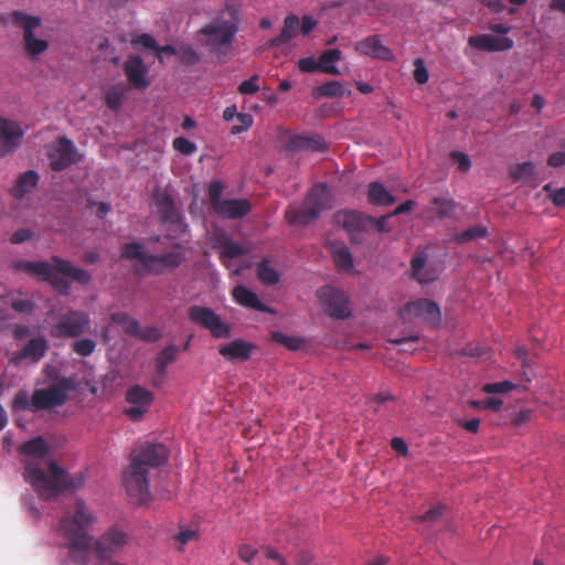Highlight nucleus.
<instances>
[{
	"label": "nucleus",
	"mask_w": 565,
	"mask_h": 565,
	"mask_svg": "<svg viewBox=\"0 0 565 565\" xmlns=\"http://www.w3.org/2000/svg\"><path fill=\"white\" fill-rule=\"evenodd\" d=\"M124 70L129 83L134 87L143 89L149 85V82L146 78L148 71L140 56L128 57L124 64Z\"/></svg>",
	"instance_id": "22"
},
{
	"label": "nucleus",
	"mask_w": 565,
	"mask_h": 565,
	"mask_svg": "<svg viewBox=\"0 0 565 565\" xmlns=\"http://www.w3.org/2000/svg\"><path fill=\"white\" fill-rule=\"evenodd\" d=\"M46 154L54 171H62L77 161L76 148L66 137H60L47 145Z\"/></svg>",
	"instance_id": "11"
},
{
	"label": "nucleus",
	"mask_w": 565,
	"mask_h": 565,
	"mask_svg": "<svg viewBox=\"0 0 565 565\" xmlns=\"http://www.w3.org/2000/svg\"><path fill=\"white\" fill-rule=\"evenodd\" d=\"M535 172V166L532 162L515 163L509 167L508 173L513 182L527 181Z\"/></svg>",
	"instance_id": "37"
},
{
	"label": "nucleus",
	"mask_w": 565,
	"mask_h": 565,
	"mask_svg": "<svg viewBox=\"0 0 565 565\" xmlns=\"http://www.w3.org/2000/svg\"><path fill=\"white\" fill-rule=\"evenodd\" d=\"M414 78L418 84H425L428 81V71L422 58H416L414 62Z\"/></svg>",
	"instance_id": "56"
},
{
	"label": "nucleus",
	"mask_w": 565,
	"mask_h": 565,
	"mask_svg": "<svg viewBox=\"0 0 565 565\" xmlns=\"http://www.w3.org/2000/svg\"><path fill=\"white\" fill-rule=\"evenodd\" d=\"M89 328L88 315L79 310H70L60 317V320L51 329L55 338H78Z\"/></svg>",
	"instance_id": "9"
},
{
	"label": "nucleus",
	"mask_w": 565,
	"mask_h": 565,
	"mask_svg": "<svg viewBox=\"0 0 565 565\" xmlns=\"http://www.w3.org/2000/svg\"><path fill=\"white\" fill-rule=\"evenodd\" d=\"M329 248L335 266L345 271L353 270V258L348 246L339 241H328Z\"/></svg>",
	"instance_id": "26"
},
{
	"label": "nucleus",
	"mask_w": 565,
	"mask_h": 565,
	"mask_svg": "<svg viewBox=\"0 0 565 565\" xmlns=\"http://www.w3.org/2000/svg\"><path fill=\"white\" fill-rule=\"evenodd\" d=\"M168 449L161 444H147L135 449L130 455V462L140 468H157L168 460Z\"/></svg>",
	"instance_id": "13"
},
{
	"label": "nucleus",
	"mask_w": 565,
	"mask_h": 565,
	"mask_svg": "<svg viewBox=\"0 0 565 565\" xmlns=\"http://www.w3.org/2000/svg\"><path fill=\"white\" fill-rule=\"evenodd\" d=\"M152 199L160 218L173 224L177 227L175 231L184 232L186 225L181 222L179 211L169 193L157 186L153 190Z\"/></svg>",
	"instance_id": "15"
},
{
	"label": "nucleus",
	"mask_w": 565,
	"mask_h": 565,
	"mask_svg": "<svg viewBox=\"0 0 565 565\" xmlns=\"http://www.w3.org/2000/svg\"><path fill=\"white\" fill-rule=\"evenodd\" d=\"M188 317L191 322L207 329L215 338L230 337V327L209 307L191 306Z\"/></svg>",
	"instance_id": "10"
},
{
	"label": "nucleus",
	"mask_w": 565,
	"mask_h": 565,
	"mask_svg": "<svg viewBox=\"0 0 565 565\" xmlns=\"http://www.w3.org/2000/svg\"><path fill=\"white\" fill-rule=\"evenodd\" d=\"M124 486L130 499L141 504L150 499L147 468H140L130 462L124 472Z\"/></svg>",
	"instance_id": "8"
},
{
	"label": "nucleus",
	"mask_w": 565,
	"mask_h": 565,
	"mask_svg": "<svg viewBox=\"0 0 565 565\" xmlns=\"http://www.w3.org/2000/svg\"><path fill=\"white\" fill-rule=\"evenodd\" d=\"M21 451L28 457L24 477L40 497L49 499L62 491L75 490L84 486L82 473L68 477L67 472L54 461L38 462L49 454V446L42 437L22 444Z\"/></svg>",
	"instance_id": "1"
},
{
	"label": "nucleus",
	"mask_w": 565,
	"mask_h": 565,
	"mask_svg": "<svg viewBox=\"0 0 565 565\" xmlns=\"http://www.w3.org/2000/svg\"><path fill=\"white\" fill-rule=\"evenodd\" d=\"M257 79L258 76L254 75L249 79L241 83V85L238 86L239 93L246 95L255 94L259 89L258 85L256 84Z\"/></svg>",
	"instance_id": "60"
},
{
	"label": "nucleus",
	"mask_w": 565,
	"mask_h": 565,
	"mask_svg": "<svg viewBox=\"0 0 565 565\" xmlns=\"http://www.w3.org/2000/svg\"><path fill=\"white\" fill-rule=\"evenodd\" d=\"M67 399V394L58 386H50L47 388L35 390L32 394L33 412L39 409L60 406Z\"/></svg>",
	"instance_id": "18"
},
{
	"label": "nucleus",
	"mask_w": 565,
	"mask_h": 565,
	"mask_svg": "<svg viewBox=\"0 0 565 565\" xmlns=\"http://www.w3.org/2000/svg\"><path fill=\"white\" fill-rule=\"evenodd\" d=\"M175 540L184 545L190 541L199 540V532L194 529L181 527L178 534L175 535Z\"/></svg>",
	"instance_id": "57"
},
{
	"label": "nucleus",
	"mask_w": 565,
	"mask_h": 565,
	"mask_svg": "<svg viewBox=\"0 0 565 565\" xmlns=\"http://www.w3.org/2000/svg\"><path fill=\"white\" fill-rule=\"evenodd\" d=\"M12 22L22 28L23 30V44H29L32 40L36 39L34 31L42 24L39 17L30 15L23 11H13L11 13Z\"/></svg>",
	"instance_id": "23"
},
{
	"label": "nucleus",
	"mask_w": 565,
	"mask_h": 565,
	"mask_svg": "<svg viewBox=\"0 0 565 565\" xmlns=\"http://www.w3.org/2000/svg\"><path fill=\"white\" fill-rule=\"evenodd\" d=\"M486 353V349L480 347L479 344L470 343L466 345L459 354L467 355L471 358H480Z\"/></svg>",
	"instance_id": "63"
},
{
	"label": "nucleus",
	"mask_w": 565,
	"mask_h": 565,
	"mask_svg": "<svg viewBox=\"0 0 565 565\" xmlns=\"http://www.w3.org/2000/svg\"><path fill=\"white\" fill-rule=\"evenodd\" d=\"M237 120H238V124L232 126V128H231V132L233 135H237V134H241V132L247 130L253 124V118L249 114H238Z\"/></svg>",
	"instance_id": "54"
},
{
	"label": "nucleus",
	"mask_w": 565,
	"mask_h": 565,
	"mask_svg": "<svg viewBox=\"0 0 565 565\" xmlns=\"http://www.w3.org/2000/svg\"><path fill=\"white\" fill-rule=\"evenodd\" d=\"M95 348L96 343L90 339H81L72 343V350L81 356L90 355Z\"/></svg>",
	"instance_id": "49"
},
{
	"label": "nucleus",
	"mask_w": 565,
	"mask_h": 565,
	"mask_svg": "<svg viewBox=\"0 0 565 565\" xmlns=\"http://www.w3.org/2000/svg\"><path fill=\"white\" fill-rule=\"evenodd\" d=\"M299 26L300 21L297 15H287L284 20V26L280 34L277 38L269 40L266 45L268 47H274L288 43L297 35Z\"/></svg>",
	"instance_id": "29"
},
{
	"label": "nucleus",
	"mask_w": 565,
	"mask_h": 565,
	"mask_svg": "<svg viewBox=\"0 0 565 565\" xmlns=\"http://www.w3.org/2000/svg\"><path fill=\"white\" fill-rule=\"evenodd\" d=\"M126 93V87L121 84L111 86L106 92V104L111 110H118Z\"/></svg>",
	"instance_id": "41"
},
{
	"label": "nucleus",
	"mask_w": 565,
	"mask_h": 565,
	"mask_svg": "<svg viewBox=\"0 0 565 565\" xmlns=\"http://www.w3.org/2000/svg\"><path fill=\"white\" fill-rule=\"evenodd\" d=\"M403 318L408 322L420 323L436 328L441 322V312L438 305L429 299H417L405 305Z\"/></svg>",
	"instance_id": "7"
},
{
	"label": "nucleus",
	"mask_w": 565,
	"mask_h": 565,
	"mask_svg": "<svg viewBox=\"0 0 565 565\" xmlns=\"http://www.w3.org/2000/svg\"><path fill=\"white\" fill-rule=\"evenodd\" d=\"M233 297L238 303L245 307H249L262 312H273L270 308L260 302L255 292L242 285L236 286L233 289Z\"/></svg>",
	"instance_id": "31"
},
{
	"label": "nucleus",
	"mask_w": 565,
	"mask_h": 565,
	"mask_svg": "<svg viewBox=\"0 0 565 565\" xmlns=\"http://www.w3.org/2000/svg\"><path fill=\"white\" fill-rule=\"evenodd\" d=\"M488 235L487 227L482 225L472 226L461 233L455 235V241L458 243H467L479 237H486Z\"/></svg>",
	"instance_id": "44"
},
{
	"label": "nucleus",
	"mask_w": 565,
	"mask_h": 565,
	"mask_svg": "<svg viewBox=\"0 0 565 565\" xmlns=\"http://www.w3.org/2000/svg\"><path fill=\"white\" fill-rule=\"evenodd\" d=\"M431 204L433 206L426 210L427 216L429 218L449 217L455 210V202L449 198H434Z\"/></svg>",
	"instance_id": "33"
},
{
	"label": "nucleus",
	"mask_w": 565,
	"mask_h": 565,
	"mask_svg": "<svg viewBox=\"0 0 565 565\" xmlns=\"http://www.w3.org/2000/svg\"><path fill=\"white\" fill-rule=\"evenodd\" d=\"M341 60V52L338 49L324 51L320 56V64L330 65V63Z\"/></svg>",
	"instance_id": "62"
},
{
	"label": "nucleus",
	"mask_w": 565,
	"mask_h": 565,
	"mask_svg": "<svg viewBox=\"0 0 565 565\" xmlns=\"http://www.w3.org/2000/svg\"><path fill=\"white\" fill-rule=\"evenodd\" d=\"M121 257L135 262L134 273L143 276L147 274L162 275L170 273L182 265L185 260L183 246L174 245L172 250L153 255L145 250L139 243L125 244L121 248Z\"/></svg>",
	"instance_id": "3"
},
{
	"label": "nucleus",
	"mask_w": 565,
	"mask_h": 565,
	"mask_svg": "<svg viewBox=\"0 0 565 565\" xmlns=\"http://www.w3.org/2000/svg\"><path fill=\"white\" fill-rule=\"evenodd\" d=\"M237 32L238 28L234 23H227L224 14L217 13L199 33L203 36L202 44L211 53L224 56L230 52Z\"/></svg>",
	"instance_id": "6"
},
{
	"label": "nucleus",
	"mask_w": 565,
	"mask_h": 565,
	"mask_svg": "<svg viewBox=\"0 0 565 565\" xmlns=\"http://www.w3.org/2000/svg\"><path fill=\"white\" fill-rule=\"evenodd\" d=\"M332 209V195L326 184L315 185L299 209H290L286 217L290 224L306 226L324 211Z\"/></svg>",
	"instance_id": "5"
},
{
	"label": "nucleus",
	"mask_w": 565,
	"mask_h": 565,
	"mask_svg": "<svg viewBox=\"0 0 565 565\" xmlns=\"http://www.w3.org/2000/svg\"><path fill=\"white\" fill-rule=\"evenodd\" d=\"M94 521L95 518L82 500L76 501L74 515L61 521L60 532L68 541L70 556L77 564H86L92 554L94 539L88 530Z\"/></svg>",
	"instance_id": "2"
},
{
	"label": "nucleus",
	"mask_w": 565,
	"mask_h": 565,
	"mask_svg": "<svg viewBox=\"0 0 565 565\" xmlns=\"http://www.w3.org/2000/svg\"><path fill=\"white\" fill-rule=\"evenodd\" d=\"M298 66L302 72L321 71L332 75H338L340 73L337 66L320 64V62L316 61L313 57H305L299 60Z\"/></svg>",
	"instance_id": "39"
},
{
	"label": "nucleus",
	"mask_w": 565,
	"mask_h": 565,
	"mask_svg": "<svg viewBox=\"0 0 565 565\" xmlns=\"http://www.w3.org/2000/svg\"><path fill=\"white\" fill-rule=\"evenodd\" d=\"M49 47V42L43 39H34L29 44L24 45L25 53L31 58H36L40 54L44 53Z\"/></svg>",
	"instance_id": "45"
},
{
	"label": "nucleus",
	"mask_w": 565,
	"mask_h": 565,
	"mask_svg": "<svg viewBox=\"0 0 565 565\" xmlns=\"http://www.w3.org/2000/svg\"><path fill=\"white\" fill-rule=\"evenodd\" d=\"M47 350V341L44 337L31 339L24 348L17 354V360L39 361Z\"/></svg>",
	"instance_id": "30"
},
{
	"label": "nucleus",
	"mask_w": 565,
	"mask_h": 565,
	"mask_svg": "<svg viewBox=\"0 0 565 565\" xmlns=\"http://www.w3.org/2000/svg\"><path fill=\"white\" fill-rule=\"evenodd\" d=\"M257 278L265 285H275L279 280V274L264 259L257 266Z\"/></svg>",
	"instance_id": "43"
},
{
	"label": "nucleus",
	"mask_w": 565,
	"mask_h": 565,
	"mask_svg": "<svg viewBox=\"0 0 565 565\" xmlns=\"http://www.w3.org/2000/svg\"><path fill=\"white\" fill-rule=\"evenodd\" d=\"M134 337L146 342H156L162 337V333L156 327H150L145 330L138 327V333L134 334Z\"/></svg>",
	"instance_id": "52"
},
{
	"label": "nucleus",
	"mask_w": 565,
	"mask_h": 565,
	"mask_svg": "<svg viewBox=\"0 0 565 565\" xmlns=\"http://www.w3.org/2000/svg\"><path fill=\"white\" fill-rule=\"evenodd\" d=\"M470 46L482 51H503L512 47V40L508 38H495L490 34L473 35L468 40Z\"/></svg>",
	"instance_id": "25"
},
{
	"label": "nucleus",
	"mask_w": 565,
	"mask_h": 565,
	"mask_svg": "<svg viewBox=\"0 0 565 565\" xmlns=\"http://www.w3.org/2000/svg\"><path fill=\"white\" fill-rule=\"evenodd\" d=\"M450 158L457 164L458 170H460L461 172H467L471 167V161L469 157L463 152L452 151L450 153Z\"/></svg>",
	"instance_id": "55"
},
{
	"label": "nucleus",
	"mask_w": 565,
	"mask_h": 565,
	"mask_svg": "<svg viewBox=\"0 0 565 565\" xmlns=\"http://www.w3.org/2000/svg\"><path fill=\"white\" fill-rule=\"evenodd\" d=\"M12 408L33 411L32 396L30 397L26 391H19L12 401Z\"/></svg>",
	"instance_id": "51"
},
{
	"label": "nucleus",
	"mask_w": 565,
	"mask_h": 565,
	"mask_svg": "<svg viewBox=\"0 0 565 565\" xmlns=\"http://www.w3.org/2000/svg\"><path fill=\"white\" fill-rule=\"evenodd\" d=\"M126 534L118 530H110L99 540H94L93 552L99 557H109L126 544Z\"/></svg>",
	"instance_id": "20"
},
{
	"label": "nucleus",
	"mask_w": 565,
	"mask_h": 565,
	"mask_svg": "<svg viewBox=\"0 0 565 565\" xmlns=\"http://www.w3.org/2000/svg\"><path fill=\"white\" fill-rule=\"evenodd\" d=\"M369 202L374 205H391L395 198L380 182H372L367 190Z\"/></svg>",
	"instance_id": "32"
},
{
	"label": "nucleus",
	"mask_w": 565,
	"mask_h": 565,
	"mask_svg": "<svg viewBox=\"0 0 565 565\" xmlns=\"http://www.w3.org/2000/svg\"><path fill=\"white\" fill-rule=\"evenodd\" d=\"M217 244L222 257L235 258L246 253L243 247L231 241L223 232L218 233Z\"/></svg>",
	"instance_id": "36"
},
{
	"label": "nucleus",
	"mask_w": 565,
	"mask_h": 565,
	"mask_svg": "<svg viewBox=\"0 0 565 565\" xmlns=\"http://www.w3.org/2000/svg\"><path fill=\"white\" fill-rule=\"evenodd\" d=\"M358 51L365 55H371L375 58L388 61L392 58L391 51L382 44L377 36H370L355 46Z\"/></svg>",
	"instance_id": "28"
},
{
	"label": "nucleus",
	"mask_w": 565,
	"mask_h": 565,
	"mask_svg": "<svg viewBox=\"0 0 565 565\" xmlns=\"http://www.w3.org/2000/svg\"><path fill=\"white\" fill-rule=\"evenodd\" d=\"M350 90H345L342 83L338 81H330L324 83L323 85L315 88L312 90V95L316 98L319 97H342L345 94L350 95Z\"/></svg>",
	"instance_id": "34"
},
{
	"label": "nucleus",
	"mask_w": 565,
	"mask_h": 565,
	"mask_svg": "<svg viewBox=\"0 0 565 565\" xmlns=\"http://www.w3.org/2000/svg\"><path fill=\"white\" fill-rule=\"evenodd\" d=\"M242 0H225L224 9L218 13H223L225 21L235 24L239 29L241 23Z\"/></svg>",
	"instance_id": "38"
},
{
	"label": "nucleus",
	"mask_w": 565,
	"mask_h": 565,
	"mask_svg": "<svg viewBox=\"0 0 565 565\" xmlns=\"http://www.w3.org/2000/svg\"><path fill=\"white\" fill-rule=\"evenodd\" d=\"M178 354V348L174 344L166 347L156 359V367L160 374H163L168 364L174 362Z\"/></svg>",
	"instance_id": "42"
},
{
	"label": "nucleus",
	"mask_w": 565,
	"mask_h": 565,
	"mask_svg": "<svg viewBox=\"0 0 565 565\" xmlns=\"http://www.w3.org/2000/svg\"><path fill=\"white\" fill-rule=\"evenodd\" d=\"M284 136L287 138L284 149L288 151L323 152L328 149V145L324 139L318 135H288L287 132H284Z\"/></svg>",
	"instance_id": "17"
},
{
	"label": "nucleus",
	"mask_w": 565,
	"mask_h": 565,
	"mask_svg": "<svg viewBox=\"0 0 565 565\" xmlns=\"http://www.w3.org/2000/svg\"><path fill=\"white\" fill-rule=\"evenodd\" d=\"M126 401L131 406L124 411L125 415L137 422L148 412L153 402V394L139 385H135L126 392Z\"/></svg>",
	"instance_id": "14"
},
{
	"label": "nucleus",
	"mask_w": 565,
	"mask_h": 565,
	"mask_svg": "<svg viewBox=\"0 0 565 565\" xmlns=\"http://www.w3.org/2000/svg\"><path fill=\"white\" fill-rule=\"evenodd\" d=\"M237 554L243 562L250 563L257 554V550L248 544H242L238 546Z\"/></svg>",
	"instance_id": "61"
},
{
	"label": "nucleus",
	"mask_w": 565,
	"mask_h": 565,
	"mask_svg": "<svg viewBox=\"0 0 565 565\" xmlns=\"http://www.w3.org/2000/svg\"><path fill=\"white\" fill-rule=\"evenodd\" d=\"M131 44L142 45L143 47L151 49V50L158 49V44H157L156 40L147 33H143V34H140V35L134 38L131 40Z\"/></svg>",
	"instance_id": "58"
},
{
	"label": "nucleus",
	"mask_w": 565,
	"mask_h": 565,
	"mask_svg": "<svg viewBox=\"0 0 565 565\" xmlns=\"http://www.w3.org/2000/svg\"><path fill=\"white\" fill-rule=\"evenodd\" d=\"M252 205L246 199L224 200L214 212L225 218H239L249 213Z\"/></svg>",
	"instance_id": "24"
},
{
	"label": "nucleus",
	"mask_w": 565,
	"mask_h": 565,
	"mask_svg": "<svg viewBox=\"0 0 565 565\" xmlns=\"http://www.w3.org/2000/svg\"><path fill=\"white\" fill-rule=\"evenodd\" d=\"M273 340L288 348L289 350H298L303 340L296 337H289L281 332H273Z\"/></svg>",
	"instance_id": "47"
},
{
	"label": "nucleus",
	"mask_w": 565,
	"mask_h": 565,
	"mask_svg": "<svg viewBox=\"0 0 565 565\" xmlns=\"http://www.w3.org/2000/svg\"><path fill=\"white\" fill-rule=\"evenodd\" d=\"M173 147L175 150L185 156L193 153L196 149V146L193 142L189 141L183 137L175 138L173 140Z\"/></svg>",
	"instance_id": "53"
},
{
	"label": "nucleus",
	"mask_w": 565,
	"mask_h": 565,
	"mask_svg": "<svg viewBox=\"0 0 565 565\" xmlns=\"http://www.w3.org/2000/svg\"><path fill=\"white\" fill-rule=\"evenodd\" d=\"M317 296L331 318L347 319L351 316L349 298L342 291L326 286L317 291Z\"/></svg>",
	"instance_id": "12"
},
{
	"label": "nucleus",
	"mask_w": 565,
	"mask_h": 565,
	"mask_svg": "<svg viewBox=\"0 0 565 565\" xmlns=\"http://www.w3.org/2000/svg\"><path fill=\"white\" fill-rule=\"evenodd\" d=\"M412 276L420 284H427L436 280L440 274L437 265L427 263V254L417 253L411 260Z\"/></svg>",
	"instance_id": "21"
},
{
	"label": "nucleus",
	"mask_w": 565,
	"mask_h": 565,
	"mask_svg": "<svg viewBox=\"0 0 565 565\" xmlns=\"http://www.w3.org/2000/svg\"><path fill=\"white\" fill-rule=\"evenodd\" d=\"M447 509V507L443 503H439L428 510L426 513L419 516H414L413 519L417 522H437L444 514V511Z\"/></svg>",
	"instance_id": "48"
},
{
	"label": "nucleus",
	"mask_w": 565,
	"mask_h": 565,
	"mask_svg": "<svg viewBox=\"0 0 565 565\" xmlns=\"http://www.w3.org/2000/svg\"><path fill=\"white\" fill-rule=\"evenodd\" d=\"M333 221L349 233L352 243L360 244L362 241L358 233L367 228V221H371V216L345 210L335 213Z\"/></svg>",
	"instance_id": "16"
},
{
	"label": "nucleus",
	"mask_w": 565,
	"mask_h": 565,
	"mask_svg": "<svg viewBox=\"0 0 565 565\" xmlns=\"http://www.w3.org/2000/svg\"><path fill=\"white\" fill-rule=\"evenodd\" d=\"M224 190V185L221 181H213L209 186V200L213 211L221 204L224 200L221 198Z\"/></svg>",
	"instance_id": "46"
},
{
	"label": "nucleus",
	"mask_w": 565,
	"mask_h": 565,
	"mask_svg": "<svg viewBox=\"0 0 565 565\" xmlns=\"http://www.w3.org/2000/svg\"><path fill=\"white\" fill-rule=\"evenodd\" d=\"M254 345L243 340H235L220 348L221 355L228 360L246 361L250 356Z\"/></svg>",
	"instance_id": "27"
},
{
	"label": "nucleus",
	"mask_w": 565,
	"mask_h": 565,
	"mask_svg": "<svg viewBox=\"0 0 565 565\" xmlns=\"http://www.w3.org/2000/svg\"><path fill=\"white\" fill-rule=\"evenodd\" d=\"M297 565H318L316 563L315 554L310 551L302 550L297 554Z\"/></svg>",
	"instance_id": "64"
},
{
	"label": "nucleus",
	"mask_w": 565,
	"mask_h": 565,
	"mask_svg": "<svg viewBox=\"0 0 565 565\" xmlns=\"http://www.w3.org/2000/svg\"><path fill=\"white\" fill-rule=\"evenodd\" d=\"M390 217H392L390 214L383 215L380 218L371 217V221H367V227L373 226L381 233H388L391 232V226L387 224Z\"/></svg>",
	"instance_id": "59"
},
{
	"label": "nucleus",
	"mask_w": 565,
	"mask_h": 565,
	"mask_svg": "<svg viewBox=\"0 0 565 565\" xmlns=\"http://www.w3.org/2000/svg\"><path fill=\"white\" fill-rule=\"evenodd\" d=\"M516 385L510 381L499 383H488L483 386V392L488 394H503L514 390Z\"/></svg>",
	"instance_id": "50"
},
{
	"label": "nucleus",
	"mask_w": 565,
	"mask_h": 565,
	"mask_svg": "<svg viewBox=\"0 0 565 565\" xmlns=\"http://www.w3.org/2000/svg\"><path fill=\"white\" fill-rule=\"evenodd\" d=\"M25 270L42 277L61 295H68L71 284L63 277H68L79 285H87L92 275L82 268L74 267L68 260L53 256L50 262H29Z\"/></svg>",
	"instance_id": "4"
},
{
	"label": "nucleus",
	"mask_w": 565,
	"mask_h": 565,
	"mask_svg": "<svg viewBox=\"0 0 565 565\" xmlns=\"http://www.w3.org/2000/svg\"><path fill=\"white\" fill-rule=\"evenodd\" d=\"M110 321L113 323L121 326L124 331L131 337L138 333V321L125 312L111 313Z\"/></svg>",
	"instance_id": "40"
},
{
	"label": "nucleus",
	"mask_w": 565,
	"mask_h": 565,
	"mask_svg": "<svg viewBox=\"0 0 565 565\" xmlns=\"http://www.w3.org/2000/svg\"><path fill=\"white\" fill-rule=\"evenodd\" d=\"M38 181L39 174L35 171L29 170L24 172L17 180L15 195L22 198L26 193L31 192L35 189Z\"/></svg>",
	"instance_id": "35"
},
{
	"label": "nucleus",
	"mask_w": 565,
	"mask_h": 565,
	"mask_svg": "<svg viewBox=\"0 0 565 565\" xmlns=\"http://www.w3.org/2000/svg\"><path fill=\"white\" fill-rule=\"evenodd\" d=\"M23 130L14 122L7 119L0 120V157L14 151L22 139Z\"/></svg>",
	"instance_id": "19"
}]
</instances>
